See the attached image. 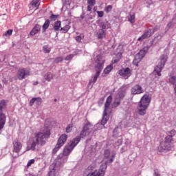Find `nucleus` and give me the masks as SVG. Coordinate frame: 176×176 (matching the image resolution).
<instances>
[{"instance_id":"23","label":"nucleus","mask_w":176,"mask_h":176,"mask_svg":"<svg viewBox=\"0 0 176 176\" xmlns=\"http://www.w3.org/2000/svg\"><path fill=\"white\" fill-rule=\"evenodd\" d=\"M30 6L35 10L39 9V6H41V0H32L30 3Z\"/></svg>"},{"instance_id":"55","label":"nucleus","mask_w":176,"mask_h":176,"mask_svg":"<svg viewBox=\"0 0 176 176\" xmlns=\"http://www.w3.org/2000/svg\"><path fill=\"white\" fill-rule=\"evenodd\" d=\"M117 143L118 144V145H122V140H118L117 141Z\"/></svg>"},{"instance_id":"22","label":"nucleus","mask_w":176,"mask_h":176,"mask_svg":"<svg viewBox=\"0 0 176 176\" xmlns=\"http://www.w3.org/2000/svg\"><path fill=\"white\" fill-rule=\"evenodd\" d=\"M175 135H176L175 129H172L171 131H168L166 132V135L165 138H166L170 141H173V137H175Z\"/></svg>"},{"instance_id":"35","label":"nucleus","mask_w":176,"mask_h":176,"mask_svg":"<svg viewBox=\"0 0 176 176\" xmlns=\"http://www.w3.org/2000/svg\"><path fill=\"white\" fill-rule=\"evenodd\" d=\"M72 129H74V124L73 123L69 124L65 129L66 133H71L72 131Z\"/></svg>"},{"instance_id":"21","label":"nucleus","mask_w":176,"mask_h":176,"mask_svg":"<svg viewBox=\"0 0 176 176\" xmlns=\"http://www.w3.org/2000/svg\"><path fill=\"white\" fill-rule=\"evenodd\" d=\"M36 103L38 107L42 104V98L38 97V98H32L30 101V106L32 107L34 104Z\"/></svg>"},{"instance_id":"49","label":"nucleus","mask_w":176,"mask_h":176,"mask_svg":"<svg viewBox=\"0 0 176 176\" xmlns=\"http://www.w3.org/2000/svg\"><path fill=\"white\" fill-rule=\"evenodd\" d=\"M85 16H86V12H82V14L80 16V18L81 19V20L84 19V21H85Z\"/></svg>"},{"instance_id":"12","label":"nucleus","mask_w":176,"mask_h":176,"mask_svg":"<svg viewBox=\"0 0 176 176\" xmlns=\"http://www.w3.org/2000/svg\"><path fill=\"white\" fill-rule=\"evenodd\" d=\"M144 88L138 84L135 85L131 89V94L132 96H137L138 94H142L144 93Z\"/></svg>"},{"instance_id":"51","label":"nucleus","mask_w":176,"mask_h":176,"mask_svg":"<svg viewBox=\"0 0 176 176\" xmlns=\"http://www.w3.org/2000/svg\"><path fill=\"white\" fill-rule=\"evenodd\" d=\"M119 61H120V59H119V58H115L113 59L112 63H113V64H116V63H119Z\"/></svg>"},{"instance_id":"30","label":"nucleus","mask_w":176,"mask_h":176,"mask_svg":"<svg viewBox=\"0 0 176 176\" xmlns=\"http://www.w3.org/2000/svg\"><path fill=\"white\" fill-rule=\"evenodd\" d=\"M48 176H57V169L53 166H50V172Z\"/></svg>"},{"instance_id":"6","label":"nucleus","mask_w":176,"mask_h":176,"mask_svg":"<svg viewBox=\"0 0 176 176\" xmlns=\"http://www.w3.org/2000/svg\"><path fill=\"white\" fill-rule=\"evenodd\" d=\"M93 131V125L90 122H87L84 126L80 133V138H85L87 135H90V133Z\"/></svg>"},{"instance_id":"48","label":"nucleus","mask_w":176,"mask_h":176,"mask_svg":"<svg viewBox=\"0 0 176 176\" xmlns=\"http://www.w3.org/2000/svg\"><path fill=\"white\" fill-rule=\"evenodd\" d=\"M98 17H104V11H96Z\"/></svg>"},{"instance_id":"27","label":"nucleus","mask_w":176,"mask_h":176,"mask_svg":"<svg viewBox=\"0 0 176 176\" xmlns=\"http://www.w3.org/2000/svg\"><path fill=\"white\" fill-rule=\"evenodd\" d=\"M107 36V31L102 29H99L98 32V39H104Z\"/></svg>"},{"instance_id":"44","label":"nucleus","mask_w":176,"mask_h":176,"mask_svg":"<svg viewBox=\"0 0 176 176\" xmlns=\"http://www.w3.org/2000/svg\"><path fill=\"white\" fill-rule=\"evenodd\" d=\"M120 101H122V100L119 99V98H116V99L113 103V105L115 107H118V105H120Z\"/></svg>"},{"instance_id":"16","label":"nucleus","mask_w":176,"mask_h":176,"mask_svg":"<svg viewBox=\"0 0 176 176\" xmlns=\"http://www.w3.org/2000/svg\"><path fill=\"white\" fill-rule=\"evenodd\" d=\"M21 148H23V144L20 142H13V150L12 152L15 153H20L21 151Z\"/></svg>"},{"instance_id":"1","label":"nucleus","mask_w":176,"mask_h":176,"mask_svg":"<svg viewBox=\"0 0 176 176\" xmlns=\"http://www.w3.org/2000/svg\"><path fill=\"white\" fill-rule=\"evenodd\" d=\"M50 129L45 128L42 132L34 134V139L28 144L30 151H35L36 145L43 146L46 145V140L50 138Z\"/></svg>"},{"instance_id":"8","label":"nucleus","mask_w":176,"mask_h":176,"mask_svg":"<svg viewBox=\"0 0 176 176\" xmlns=\"http://www.w3.org/2000/svg\"><path fill=\"white\" fill-rule=\"evenodd\" d=\"M171 142L173 141L167 138H164V141L161 142L160 146H158L159 152H164V151H171Z\"/></svg>"},{"instance_id":"31","label":"nucleus","mask_w":176,"mask_h":176,"mask_svg":"<svg viewBox=\"0 0 176 176\" xmlns=\"http://www.w3.org/2000/svg\"><path fill=\"white\" fill-rule=\"evenodd\" d=\"M168 83H170L172 86H176V76H169Z\"/></svg>"},{"instance_id":"46","label":"nucleus","mask_w":176,"mask_h":176,"mask_svg":"<svg viewBox=\"0 0 176 176\" xmlns=\"http://www.w3.org/2000/svg\"><path fill=\"white\" fill-rule=\"evenodd\" d=\"M13 33V30H8L6 32V33L4 34L5 36H10V35H12V34Z\"/></svg>"},{"instance_id":"34","label":"nucleus","mask_w":176,"mask_h":176,"mask_svg":"<svg viewBox=\"0 0 176 176\" xmlns=\"http://www.w3.org/2000/svg\"><path fill=\"white\" fill-rule=\"evenodd\" d=\"M128 21H129L131 24H134V23H135V14H130L128 16Z\"/></svg>"},{"instance_id":"47","label":"nucleus","mask_w":176,"mask_h":176,"mask_svg":"<svg viewBox=\"0 0 176 176\" xmlns=\"http://www.w3.org/2000/svg\"><path fill=\"white\" fill-rule=\"evenodd\" d=\"M72 58H74V54H69L65 57V60H66V61H71Z\"/></svg>"},{"instance_id":"29","label":"nucleus","mask_w":176,"mask_h":176,"mask_svg":"<svg viewBox=\"0 0 176 176\" xmlns=\"http://www.w3.org/2000/svg\"><path fill=\"white\" fill-rule=\"evenodd\" d=\"M49 27H50V20L46 19L44 24L43 25V29H42L43 34L46 32Z\"/></svg>"},{"instance_id":"14","label":"nucleus","mask_w":176,"mask_h":176,"mask_svg":"<svg viewBox=\"0 0 176 176\" xmlns=\"http://www.w3.org/2000/svg\"><path fill=\"white\" fill-rule=\"evenodd\" d=\"M88 12H89V13L85 15V22L86 24H91L94 17H96V13L93 12L91 10Z\"/></svg>"},{"instance_id":"38","label":"nucleus","mask_w":176,"mask_h":176,"mask_svg":"<svg viewBox=\"0 0 176 176\" xmlns=\"http://www.w3.org/2000/svg\"><path fill=\"white\" fill-rule=\"evenodd\" d=\"M52 49L49 47V45H44L43 47V53H50Z\"/></svg>"},{"instance_id":"3","label":"nucleus","mask_w":176,"mask_h":176,"mask_svg":"<svg viewBox=\"0 0 176 176\" xmlns=\"http://www.w3.org/2000/svg\"><path fill=\"white\" fill-rule=\"evenodd\" d=\"M151 96L148 94L144 95L138 105V113L140 116L146 115V109L149 108L151 104Z\"/></svg>"},{"instance_id":"2","label":"nucleus","mask_w":176,"mask_h":176,"mask_svg":"<svg viewBox=\"0 0 176 176\" xmlns=\"http://www.w3.org/2000/svg\"><path fill=\"white\" fill-rule=\"evenodd\" d=\"M79 142H80V136H77L68 142L64 148L63 153L58 155L57 160L58 162L60 163H66L67 160H68V156L71 155V153Z\"/></svg>"},{"instance_id":"52","label":"nucleus","mask_w":176,"mask_h":176,"mask_svg":"<svg viewBox=\"0 0 176 176\" xmlns=\"http://www.w3.org/2000/svg\"><path fill=\"white\" fill-rule=\"evenodd\" d=\"M100 74H101V72H96L94 77L98 78V76H100Z\"/></svg>"},{"instance_id":"9","label":"nucleus","mask_w":176,"mask_h":176,"mask_svg":"<svg viewBox=\"0 0 176 176\" xmlns=\"http://www.w3.org/2000/svg\"><path fill=\"white\" fill-rule=\"evenodd\" d=\"M30 69L28 68H21L16 72V78H18L19 80H23L27 76H30Z\"/></svg>"},{"instance_id":"24","label":"nucleus","mask_w":176,"mask_h":176,"mask_svg":"<svg viewBox=\"0 0 176 176\" xmlns=\"http://www.w3.org/2000/svg\"><path fill=\"white\" fill-rule=\"evenodd\" d=\"M112 69H113V65L112 64L107 65L104 69L102 76L105 77V75H108Z\"/></svg>"},{"instance_id":"7","label":"nucleus","mask_w":176,"mask_h":176,"mask_svg":"<svg viewBox=\"0 0 176 176\" xmlns=\"http://www.w3.org/2000/svg\"><path fill=\"white\" fill-rule=\"evenodd\" d=\"M67 140H68V135L63 133L60 135L59 138L58 139L57 143L55 146V148L53 149V153L57 152L61 146H64L65 142H67Z\"/></svg>"},{"instance_id":"5","label":"nucleus","mask_w":176,"mask_h":176,"mask_svg":"<svg viewBox=\"0 0 176 176\" xmlns=\"http://www.w3.org/2000/svg\"><path fill=\"white\" fill-rule=\"evenodd\" d=\"M160 61L154 68L153 74L155 76H162V71H163L164 65L167 63V56L163 54L160 57Z\"/></svg>"},{"instance_id":"19","label":"nucleus","mask_w":176,"mask_h":176,"mask_svg":"<svg viewBox=\"0 0 176 176\" xmlns=\"http://www.w3.org/2000/svg\"><path fill=\"white\" fill-rule=\"evenodd\" d=\"M126 91L127 89L126 88V87H122L118 91L117 98H119L120 100H122L123 98H124Z\"/></svg>"},{"instance_id":"37","label":"nucleus","mask_w":176,"mask_h":176,"mask_svg":"<svg viewBox=\"0 0 176 176\" xmlns=\"http://www.w3.org/2000/svg\"><path fill=\"white\" fill-rule=\"evenodd\" d=\"M85 38V34H80L79 36L75 37L76 42L80 43L82 42V39Z\"/></svg>"},{"instance_id":"10","label":"nucleus","mask_w":176,"mask_h":176,"mask_svg":"<svg viewBox=\"0 0 176 176\" xmlns=\"http://www.w3.org/2000/svg\"><path fill=\"white\" fill-rule=\"evenodd\" d=\"M118 74L124 79H129L131 76V69L129 67L122 68L118 71Z\"/></svg>"},{"instance_id":"41","label":"nucleus","mask_w":176,"mask_h":176,"mask_svg":"<svg viewBox=\"0 0 176 176\" xmlns=\"http://www.w3.org/2000/svg\"><path fill=\"white\" fill-rule=\"evenodd\" d=\"M112 5H109L107 6H106L104 8V12H106V13H109V12L112 11Z\"/></svg>"},{"instance_id":"11","label":"nucleus","mask_w":176,"mask_h":176,"mask_svg":"<svg viewBox=\"0 0 176 176\" xmlns=\"http://www.w3.org/2000/svg\"><path fill=\"white\" fill-rule=\"evenodd\" d=\"M96 24H98L100 30H103L104 31H107V30H109L111 28V23H109V21H102L100 19H98L96 21Z\"/></svg>"},{"instance_id":"39","label":"nucleus","mask_w":176,"mask_h":176,"mask_svg":"<svg viewBox=\"0 0 176 176\" xmlns=\"http://www.w3.org/2000/svg\"><path fill=\"white\" fill-rule=\"evenodd\" d=\"M58 19V14L55 15L54 14H52L50 16V21H56Z\"/></svg>"},{"instance_id":"18","label":"nucleus","mask_w":176,"mask_h":176,"mask_svg":"<svg viewBox=\"0 0 176 176\" xmlns=\"http://www.w3.org/2000/svg\"><path fill=\"white\" fill-rule=\"evenodd\" d=\"M96 66H95V69L96 72H101L102 69H104V63L100 60V58H97L96 60Z\"/></svg>"},{"instance_id":"28","label":"nucleus","mask_w":176,"mask_h":176,"mask_svg":"<svg viewBox=\"0 0 176 176\" xmlns=\"http://www.w3.org/2000/svg\"><path fill=\"white\" fill-rule=\"evenodd\" d=\"M52 29L55 31H60V30H61V21H55L53 25V28H52Z\"/></svg>"},{"instance_id":"40","label":"nucleus","mask_w":176,"mask_h":176,"mask_svg":"<svg viewBox=\"0 0 176 176\" xmlns=\"http://www.w3.org/2000/svg\"><path fill=\"white\" fill-rule=\"evenodd\" d=\"M140 61H141V59L137 58V56H135L133 60V65H135V67H138V64H140Z\"/></svg>"},{"instance_id":"33","label":"nucleus","mask_w":176,"mask_h":176,"mask_svg":"<svg viewBox=\"0 0 176 176\" xmlns=\"http://www.w3.org/2000/svg\"><path fill=\"white\" fill-rule=\"evenodd\" d=\"M148 50H149V49L148 47H144L142 50H141L140 51V52L138 53V54L140 56V57L142 58L144 57H145V54L146 53H148Z\"/></svg>"},{"instance_id":"32","label":"nucleus","mask_w":176,"mask_h":176,"mask_svg":"<svg viewBox=\"0 0 176 176\" xmlns=\"http://www.w3.org/2000/svg\"><path fill=\"white\" fill-rule=\"evenodd\" d=\"M69 30H71V25H66L63 28H60V30L59 31L60 32L61 34H67V32H68Z\"/></svg>"},{"instance_id":"4","label":"nucleus","mask_w":176,"mask_h":176,"mask_svg":"<svg viewBox=\"0 0 176 176\" xmlns=\"http://www.w3.org/2000/svg\"><path fill=\"white\" fill-rule=\"evenodd\" d=\"M8 107V100L2 99L0 100V130H2L5 127L6 123V114L3 113V111L6 109Z\"/></svg>"},{"instance_id":"58","label":"nucleus","mask_w":176,"mask_h":176,"mask_svg":"<svg viewBox=\"0 0 176 176\" xmlns=\"http://www.w3.org/2000/svg\"><path fill=\"white\" fill-rule=\"evenodd\" d=\"M93 10H94V12H96V11L97 10V7H94V8H93Z\"/></svg>"},{"instance_id":"26","label":"nucleus","mask_w":176,"mask_h":176,"mask_svg":"<svg viewBox=\"0 0 176 176\" xmlns=\"http://www.w3.org/2000/svg\"><path fill=\"white\" fill-rule=\"evenodd\" d=\"M94 5H96V0H87V12H91Z\"/></svg>"},{"instance_id":"36","label":"nucleus","mask_w":176,"mask_h":176,"mask_svg":"<svg viewBox=\"0 0 176 176\" xmlns=\"http://www.w3.org/2000/svg\"><path fill=\"white\" fill-rule=\"evenodd\" d=\"M63 60L64 58H63V56H58L54 59V63L55 64H58L59 63H63Z\"/></svg>"},{"instance_id":"15","label":"nucleus","mask_w":176,"mask_h":176,"mask_svg":"<svg viewBox=\"0 0 176 176\" xmlns=\"http://www.w3.org/2000/svg\"><path fill=\"white\" fill-rule=\"evenodd\" d=\"M54 79V74L52 72H47L42 79V82L45 83V82H52Z\"/></svg>"},{"instance_id":"25","label":"nucleus","mask_w":176,"mask_h":176,"mask_svg":"<svg viewBox=\"0 0 176 176\" xmlns=\"http://www.w3.org/2000/svg\"><path fill=\"white\" fill-rule=\"evenodd\" d=\"M111 102H112V96L107 97L106 102L104 104V109L111 111Z\"/></svg>"},{"instance_id":"54","label":"nucleus","mask_w":176,"mask_h":176,"mask_svg":"<svg viewBox=\"0 0 176 176\" xmlns=\"http://www.w3.org/2000/svg\"><path fill=\"white\" fill-rule=\"evenodd\" d=\"M97 79H98V78H97V77L94 76V78H93V83L94 84L96 83V82H97Z\"/></svg>"},{"instance_id":"45","label":"nucleus","mask_w":176,"mask_h":176,"mask_svg":"<svg viewBox=\"0 0 176 176\" xmlns=\"http://www.w3.org/2000/svg\"><path fill=\"white\" fill-rule=\"evenodd\" d=\"M34 163H35V160H34V159L30 160L28 162L27 167H31V166H32V164H34Z\"/></svg>"},{"instance_id":"60","label":"nucleus","mask_w":176,"mask_h":176,"mask_svg":"<svg viewBox=\"0 0 176 176\" xmlns=\"http://www.w3.org/2000/svg\"><path fill=\"white\" fill-rule=\"evenodd\" d=\"M0 88H1V84H0Z\"/></svg>"},{"instance_id":"53","label":"nucleus","mask_w":176,"mask_h":176,"mask_svg":"<svg viewBox=\"0 0 176 176\" xmlns=\"http://www.w3.org/2000/svg\"><path fill=\"white\" fill-rule=\"evenodd\" d=\"M155 38H160V39H162V38H163V35H162L161 34H159L156 37H155Z\"/></svg>"},{"instance_id":"17","label":"nucleus","mask_w":176,"mask_h":176,"mask_svg":"<svg viewBox=\"0 0 176 176\" xmlns=\"http://www.w3.org/2000/svg\"><path fill=\"white\" fill-rule=\"evenodd\" d=\"M111 110L104 109L103 112V117L101 121L102 126H105V124L108 122L109 120V116H108V113H110Z\"/></svg>"},{"instance_id":"56","label":"nucleus","mask_w":176,"mask_h":176,"mask_svg":"<svg viewBox=\"0 0 176 176\" xmlns=\"http://www.w3.org/2000/svg\"><path fill=\"white\" fill-rule=\"evenodd\" d=\"M154 42H155V38L151 41V42H150L151 46H152L153 45Z\"/></svg>"},{"instance_id":"42","label":"nucleus","mask_w":176,"mask_h":176,"mask_svg":"<svg viewBox=\"0 0 176 176\" xmlns=\"http://www.w3.org/2000/svg\"><path fill=\"white\" fill-rule=\"evenodd\" d=\"M159 30H160V26L156 25L153 28V29H151V33L153 35V34H155V32H157V31H159Z\"/></svg>"},{"instance_id":"50","label":"nucleus","mask_w":176,"mask_h":176,"mask_svg":"<svg viewBox=\"0 0 176 176\" xmlns=\"http://www.w3.org/2000/svg\"><path fill=\"white\" fill-rule=\"evenodd\" d=\"M113 157H115V155H112L111 157L107 161V163H113Z\"/></svg>"},{"instance_id":"57","label":"nucleus","mask_w":176,"mask_h":176,"mask_svg":"<svg viewBox=\"0 0 176 176\" xmlns=\"http://www.w3.org/2000/svg\"><path fill=\"white\" fill-rule=\"evenodd\" d=\"M33 85H34V86H36V85H39V82L36 81V82H34L33 83Z\"/></svg>"},{"instance_id":"20","label":"nucleus","mask_w":176,"mask_h":176,"mask_svg":"<svg viewBox=\"0 0 176 176\" xmlns=\"http://www.w3.org/2000/svg\"><path fill=\"white\" fill-rule=\"evenodd\" d=\"M41 25L36 24L32 28V30L30 31V35H31V36H34V35H36V34L41 32Z\"/></svg>"},{"instance_id":"43","label":"nucleus","mask_w":176,"mask_h":176,"mask_svg":"<svg viewBox=\"0 0 176 176\" xmlns=\"http://www.w3.org/2000/svg\"><path fill=\"white\" fill-rule=\"evenodd\" d=\"M110 155H111V151H109V149H106L104 151V157L106 159H109Z\"/></svg>"},{"instance_id":"13","label":"nucleus","mask_w":176,"mask_h":176,"mask_svg":"<svg viewBox=\"0 0 176 176\" xmlns=\"http://www.w3.org/2000/svg\"><path fill=\"white\" fill-rule=\"evenodd\" d=\"M152 35H153L152 34V29H148L144 32V34L138 38V41L139 42H142V41H144V39H148V38H151Z\"/></svg>"},{"instance_id":"59","label":"nucleus","mask_w":176,"mask_h":176,"mask_svg":"<svg viewBox=\"0 0 176 176\" xmlns=\"http://www.w3.org/2000/svg\"><path fill=\"white\" fill-rule=\"evenodd\" d=\"M174 91H175V94H176V85H175V87L174 88Z\"/></svg>"}]
</instances>
